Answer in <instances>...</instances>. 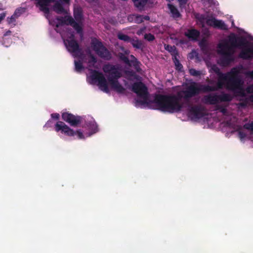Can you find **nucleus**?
Returning <instances> with one entry per match:
<instances>
[{
  "instance_id": "obj_28",
  "label": "nucleus",
  "mask_w": 253,
  "mask_h": 253,
  "mask_svg": "<svg viewBox=\"0 0 253 253\" xmlns=\"http://www.w3.org/2000/svg\"><path fill=\"white\" fill-rule=\"evenodd\" d=\"M65 3H69L70 0H62Z\"/></svg>"
},
{
  "instance_id": "obj_33",
  "label": "nucleus",
  "mask_w": 253,
  "mask_h": 253,
  "mask_svg": "<svg viewBox=\"0 0 253 253\" xmlns=\"http://www.w3.org/2000/svg\"><path fill=\"white\" fill-rule=\"evenodd\" d=\"M210 84H212V82H211V81H210Z\"/></svg>"
},
{
  "instance_id": "obj_15",
  "label": "nucleus",
  "mask_w": 253,
  "mask_h": 253,
  "mask_svg": "<svg viewBox=\"0 0 253 253\" xmlns=\"http://www.w3.org/2000/svg\"><path fill=\"white\" fill-rule=\"evenodd\" d=\"M130 42L132 44L133 47L136 48L141 49L143 47L142 42L140 41H139L137 38L131 39Z\"/></svg>"
},
{
  "instance_id": "obj_26",
  "label": "nucleus",
  "mask_w": 253,
  "mask_h": 253,
  "mask_svg": "<svg viewBox=\"0 0 253 253\" xmlns=\"http://www.w3.org/2000/svg\"><path fill=\"white\" fill-rule=\"evenodd\" d=\"M51 117L52 119L58 120L59 119L60 115L58 113H53L51 114Z\"/></svg>"
},
{
  "instance_id": "obj_6",
  "label": "nucleus",
  "mask_w": 253,
  "mask_h": 253,
  "mask_svg": "<svg viewBox=\"0 0 253 253\" xmlns=\"http://www.w3.org/2000/svg\"><path fill=\"white\" fill-rule=\"evenodd\" d=\"M188 116L195 121L202 120L205 122L209 118V115L207 113V110L201 103L191 104L189 106Z\"/></svg>"
},
{
  "instance_id": "obj_18",
  "label": "nucleus",
  "mask_w": 253,
  "mask_h": 253,
  "mask_svg": "<svg viewBox=\"0 0 253 253\" xmlns=\"http://www.w3.org/2000/svg\"><path fill=\"white\" fill-rule=\"evenodd\" d=\"M118 38L119 39L124 41L125 42H130V40L131 38H129L126 35L122 34L121 33H120L118 35Z\"/></svg>"
},
{
  "instance_id": "obj_22",
  "label": "nucleus",
  "mask_w": 253,
  "mask_h": 253,
  "mask_svg": "<svg viewBox=\"0 0 253 253\" xmlns=\"http://www.w3.org/2000/svg\"><path fill=\"white\" fill-rule=\"evenodd\" d=\"M165 48L169 52H172L175 50V47L174 46H171L169 45H167L166 46Z\"/></svg>"
},
{
  "instance_id": "obj_30",
  "label": "nucleus",
  "mask_w": 253,
  "mask_h": 253,
  "mask_svg": "<svg viewBox=\"0 0 253 253\" xmlns=\"http://www.w3.org/2000/svg\"><path fill=\"white\" fill-rule=\"evenodd\" d=\"M209 2L212 3L213 2V0H208Z\"/></svg>"
},
{
  "instance_id": "obj_23",
  "label": "nucleus",
  "mask_w": 253,
  "mask_h": 253,
  "mask_svg": "<svg viewBox=\"0 0 253 253\" xmlns=\"http://www.w3.org/2000/svg\"><path fill=\"white\" fill-rule=\"evenodd\" d=\"M179 3V5L180 7H183L185 6L186 3L187 2L188 0H178Z\"/></svg>"
},
{
  "instance_id": "obj_2",
  "label": "nucleus",
  "mask_w": 253,
  "mask_h": 253,
  "mask_svg": "<svg viewBox=\"0 0 253 253\" xmlns=\"http://www.w3.org/2000/svg\"><path fill=\"white\" fill-rule=\"evenodd\" d=\"M248 87H252L250 92H246L243 96H239L245 101L238 104L229 105L228 103L232 99L233 96L224 92L220 94L215 93L206 95L202 99V102L204 104L215 105L217 113L220 116V118L218 119V121L230 128L231 132L238 131L242 140L249 137L247 130L253 132V122L245 124L242 127L236 117V111L235 109L240 110L249 105L250 102L253 103V85Z\"/></svg>"
},
{
  "instance_id": "obj_9",
  "label": "nucleus",
  "mask_w": 253,
  "mask_h": 253,
  "mask_svg": "<svg viewBox=\"0 0 253 253\" xmlns=\"http://www.w3.org/2000/svg\"><path fill=\"white\" fill-rule=\"evenodd\" d=\"M200 19L202 22H205L209 26L217 28L221 30H227V26L220 20H217L212 16L201 15Z\"/></svg>"
},
{
  "instance_id": "obj_32",
  "label": "nucleus",
  "mask_w": 253,
  "mask_h": 253,
  "mask_svg": "<svg viewBox=\"0 0 253 253\" xmlns=\"http://www.w3.org/2000/svg\"><path fill=\"white\" fill-rule=\"evenodd\" d=\"M239 30H240V31H239V32H243V31H242L241 30L239 29Z\"/></svg>"
},
{
  "instance_id": "obj_4",
  "label": "nucleus",
  "mask_w": 253,
  "mask_h": 253,
  "mask_svg": "<svg viewBox=\"0 0 253 253\" xmlns=\"http://www.w3.org/2000/svg\"><path fill=\"white\" fill-rule=\"evenodd\" d=\"M236 48L241 49L240 57L249 59L253 57V39L251 38L237 37L232 33L227 38L221 40L217 46V52L220 55L218 63L225 67L234 59V53Z\"/></svg>"
},
{
  "instance_id": "obj_29",
  "label": "nucleus",
  "mask_w": 253,
  "mask_h": 253,
  "mask_svg": "<svg viewBox=\"0 0 253 253\" xmlns=\"http://www.w3.org/2000/svg\"><path fill=\"white\" fill-rule=\"evenodd\" d=\"M188 32H198L197 30H195V29H193V30H188Z\"/></svg>"
},
{
  "instance_id": "obj_13",
  "label": "nucleus",
  "mask_w": 253,
  "mask_h": 253,
  "mask_svg": "<svg viewBox=\"0 0 253 253\" xmlns=\"http://www.w3.org/2000/svg\"><path fill=\"white\" fill-rule=\"evenodd\" d=\"M168 7L170 10V13L174 18H178L180 16V14L179 12L177 9L173 5L169 4Z\"/></svg>"
},
{
  "instance_id": "obj_21",
  "label": "nucleus",
  "mask_w": 253,
  "mask_h": 253,
  "mask_svg": "<svg viewBox=\"0 0 253 253\" xmlns=\"http://www.w3.org/2000/svg\"><path fill=\"white\" fill-rule=\"evenodd\" d=\"M145 39L148 41H152L154 39V36L150 33L146 34L144 36Z\"/></svg>"
},
{
  "instance_id": "obj_20",
  "label": "nucleus",
  "mask_w": 253,
  "mask_h": 253,
  "mask_svg": "<svg viewBox=\"0 0 253 253\" xmlns=\"http://www.w3.org/2000/svg\"><path fill=\"white\" fill-rule=\"evenodd\" d=\"M188 58L190 59H194V58H198V53L196 51H192L191 53H190L188 55Z\"/></svg>"
},
{
  "instance_id": "obj_7",
  "label": "nucleus",
  "mask_w": 253,
  "mask_h": 253,
  "mask_svg": "<svg viewBox=\"0 0 253 253\" xmlns=\"http://www.w3.org/2000/svg\"><path fill=\"white\" fill-rule=\"evenodd\" d=\"M123 53H120L119 57L127 66H132L137 71L139 72L140 68V63L137 60L133 55L129 56V51L128 50L122 48Z\"/></svg>"
},
{
  "instance_id": "obj_16",
  "label": "nucleus",
  "mask_w": 253,
  "mask_h": 253,
  "mask_svg": "<svg viewBox=\"0 0 253 253\" xmlns=\"http://www.w3.org/2000/svg\"><path fill=\"white\" fill-rule=\"evenodd\" d=\"M134 5L138 9H142L146 3L147 0H133Z\"/></svg>"
},
{
  "instance_id": "obj_3",
  "label": "nucleus",
  "mask_w": 253,
  "mask_h": 253,
  "mask_svg": "<svg viewBox=\"0 0 253 253\" xmlns=\"http://www.w3.org/2000/svg\"><path fill=\"white\" fill-rule=\"evenodd\" d=\"M62 119L72 126H78L74 130L65 123L58 121L55 125L54 129L59 135L73 137L79 139H84L98 131V126L95 120L91 117L75 116L67 112L63 113Z\"/></svg>"
},
{
  "instance_id": "obj_27",
  "label": "nucleus",
  "mask_w": 253,
  "mask_h": 253,
  "mask_svg": "<svg viewBox=\"0 0 253 253\" xmlns=\"http://www.w3.org/2000/svg\"><path fill=\"white\" fill-rule=\"evenodd\" d=\"M5 16H6V13L5 12H3V13L0 14V23L5 18Z\"/></svg>"
},
{
  "instance_id": "obj_11",
  "label": "nucleus",
  "mask_w": 253,
  "mask_h": 253,
  "mask_svg": "<svg viewBox=\"0 0 253 253\" xmlns=\"http://www.w3.org/2000/svg\"><path fill=\"white\" fill-rule=\"evenodd\" d=\"M10 33H5L2 37V41L1 42L2 44H3L5 46L8 47L10 45V43L12 42L11 40V35Z\"/></svg>"
},
{
  "instance_id": "obj_12",
  "label": "nucleus",
  "mask_w": 253,
  "mask_h": 253,
  "mask_svg": "<svg viewBox=\"0 0 253 253\" xmlns=\"http://www.w3.org/2000/svg\"><path fill=\"white\" fill-rule=\"evenodd\" d=\"M207 33H185L186 37L191 40H200V34L205 35Z\"/></svg>"
},
{
  "instance_id": "obj_25",
  "label": "nucleus",
  "mask_w": 253,
  "mask_h": 253,
  "mask_svg": "<svg viewBox=\"0 0 253 253\" xmlns=\"http://www.w3.org/2000/svg\"><path fill=\"white\" fill-rule=\"evenodd\" d=\"M245 74L248 77L253 79V70L252 71H247L245 73Z\"/></svg>"
},
{
  "instance_id": "obj_24",
  "label": "nucleus",
  "mask_w": 253,
  "mask_h": 253,
  "mask_svg": "<svg viewBox=\"0 0 253 253\" xmlns=\"http://www.w3.org/2000/svg\"><path fill=\"white\" fill-rule=\"evenodd\" d=\"M53 123L51 120H48L45 125L44 126V127H49L52 126Z\"/></svg>"
},
{
  "instance_id": "obj_10",
  "label": "nucleus",
  "mask_w": 253,
  "mask_h": 253,
  "mask_svg": "<svg viewBox=\"0 0 253 253\" xmlns=\"http://www.w3.org/2000/svg\"><path fill=\"white\" fill-rule=\"evenodd\" d=\"M22 9H17L15 10L14 13L10 17L7 18L8 23L11 26L15 25V22L16 18L20 16L21 13L23 12Z\"/></svg>"
},
{
  "instance_id": "obj_5",
  "label": "nucleus",
  "mask_w": 253,
  "mask_h": 253,
  "mask_svg": "<svg viewBox=\"0 0 253 253\" xmlns=\"http://www.w3.org/2000/svg\"><path fill=\"white\" fill-rule=\"evenodd\" d=\"M74 15L76 21L71 16L67 15L64 17H56L53 20L49 19V23L56 27L63 25H70L76 32H81L82 30V11L81 8H75Z\"/></svg>"
},
{
  "instance_id": "obj_14",
  "label": "nucleus",
  "mask_w": 253,
  "mask_h": 253,
  "mask_svg": "<svg viewBox=\"0 0 253 253\" xmlns=\"http://www.w3.org/2000/svg\"><path fill=\"white\" fill-rule=\"evenodd\" d=\"M53 9L58 13H67V10L63 7L61 4L59 2H56L54 6H53Z\"/></svg>"
},
{
  "instance_id": "obj_31",
  "label": "nucleus",
  "mask_w": 253,
  "mask_h": 253,
  "mask_svg": "<svg viewBox=\"0 0 253 253\" xmlns=\"http://www.w3.org/2000/svg\"><path fill=\"white\" fill-rule=\"evenodd\" d=\"M145 19H148V16H145Z\"/></svg>"
},
{
  "instance_id": "obj_1",
  "label": "nucleus",
  "mask_w": 253,
  "mask_h": 253,
  "mask_svg": "<svg viewBox=\"0 0 253 253\" xmlns=\"http://www.w3.org/2000/svg\"><path fill=\"white\" fill-rule=\"evenodd\" d=\"M207 65L210 71L215 73L218 79L215 85H201L193 83L185 89L179 90L176 94H149L147 88L141 82V78L132 71H124L118 65L109 64V89L111 88L117 92L123 93L126 89L131 90L136 94L135 105L138 107H148L170 113L180 111L184 106L183 100H187L201 91H216L225 87L232 92L236 97L243 96L249 92L251 87L244 88V81L238 77L239 70L234 68L230 72L223 74L216 65H211L208 58L211 59L212 54L210 50L206 39L199 43Z\"/></svg>"
},
{
  "instance_id": "obj_8",
  "label": "nucleus",
  "mask_w": 253,
  "mask_h": 253,
  "mask_svg": "<svg viewBox=\"0 0 253 253\" xmlns=\"http://www.w3.org/2000/svg\"><path fill=\"white\" fill-rule=\"evenodd\" d=\"M91 46L96 53L100 57L106 60L111 58L110 52L102 45V43L96 39L91 41Z\"/></svg>"
},
{
  "instance_id": "obj_17",
  "label": "nucleus",
  "mask_w": 253,
  "mask_h": 253,
  "mask_svg": "<svg viewBox=\"0 0 253 253\" xmlns=\"http://www.w3.org/2000/svg\"><path fill=\"white\" fill-rule=\"evenodd\" d=\"M189 73L191 76L195 77L200 76L203 74L201 71L196 70L194 69H189Z\"/></svg>"
},
{
  "instance_id": "obj_19",
  "label": "nucleus",
  "mask_w": 253,
  "mask_h": 253,
  "mask_svg": "<svg viewBox=\"0 0 253 253\" xmlns=\"http://www.w3.org/2000/svg\"><path fill=\"white\" fill-rule=\"evenodd\" d=\"M174 64L176 67V69L179 71H180L182 68V65L180 63L178 60H177L176 58L174 59Z\"/></svg>"
}]
</instances>
